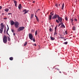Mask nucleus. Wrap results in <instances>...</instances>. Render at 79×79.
<instances>
[{"mask_svg":"<svg viewBox=\"0 0 79 79\" xmlns=\"http://www.w3.org/2000/svg\"><path fill=\"white\" fill-rule=\"evenodd\" d=\"M52 13L51 12V13H50V14H51V15H52Z\"/></svg>","mask_w":79,"mask_h":79,"instance_id":"obj_49","label":"nucleus"},{"mask_svg":"<svg viewBox=\"0 0 79 79\" xmlns=\"http://www.w3.org/2000/svg\"><path fill=\"white\" fill-rule=\"evenodd\" d=\"M65 33L66 34H67V31H65Z\"/></svg>","mask_w":79,"mask_h":79,"instance_id":"obj_37","label":"nucleus"},{"mask_svg":"<svg viewBox=\"0 0 79 79\" xmlns=\"http://www.w3.org/2000/svg\"><path fill=\"white\" fill-rule=\"evenodd\" d=\"M60 23L59 24L60 26V25H62L63 24V22H60Z\"/></svg>","mask_w":79,"mask_h":79,"instance_id":"obj_22","label":"nucleus"},{"mask_svg":"<svg viewBox=\"0 0 79 79\" xmlns=\"http://www.w3.org/2000/svg\"><path fill=\"white\" fill-rule=\"evenodd\" d=\"M2 6H0V10H1V9H2Z\"/></svg>","mask_w":79,"mask_h":79,"instance_id":"obj_38","label":"nucleus"},{"mask_svg":"<svg viewBox=\"0 0 79 79\" xmlns=\"http://www.w3.org/2000/svg\"><path fill=\"white\" fill-rule=\"evenodd\" d=\"M54 35H57V31H55L54 32Z\"/></svg>","mask_w":79,"mask_h":79,"instance_id":"obj_24","label":"nucleus"},{"mask_svg":"<svg viewBox=\"0 0 79 79\" xmlns=\"http://www.w3.org/2000/svg\"><path fill=\"white\" fill-rule=\"evenodd\" d=\"M24 12L23 15H25V14H26L27 13L29 12V10H27L26 9H24L23 10V12L24 13Z\"/></svg>","mask_w":79,"mask_h":79,"instance_id":"obj_6","label":"nucleus"},{"mask_svg":"<svg viewBox=\"0 0 79 79\" xmlns=\"http://www.w3.org/2000/svg\"><path fill=\"white\" fill-rule=\"evenodd\" d=\"M7 19V18H4V19Z\"/></svg>","mask_w":79,"mask_h":79,"instance_id":"obj_39","label":"nucleus"},{"mask_svg":"<svg viewBox=\"0 0 79 79\" xmlns=\"http://www.w3.org/2000/svg\"><path fill=\"white\" fill-rule=\"evenodd\" d=\"M51 15H52V16H53V13H52V14H51Z\"/></svg>","mask_w":79,"mask_h":79,"instance_id":"obj_44","label":"nucleus"},{"mask_svg":"<svg viewBox=\"0 0 79 79\" xmlns=\"http://www.w3.org/2000/svg\"><path fill=\"white\" fill-rule=\"evenodd\" d=\"M34 45H35V46H36L37 45H36V44H35Z\"/></svg>","mask_w":79,"mask_h":79,"instance_id":"obj_41","label":"nucleus"},{"mask_svg":"<svg viewBox=\"0 0 79 79\" xmlns=\"http://www.w3.org/2000/svg\"><path fill=\"white\" fill-rule=\"evenodd\" d=\"M50 38L51 40H55V37H53L52 36H51Z\"/></svg>","mask_w":79,"mask_h":79,"instance_id":"obj_14","label":"nucleus"},{"mask_svg":"<svg viewBox=\"0 0 79 79\" xmlns=\"http://www.w3.org/2000/svg\"><path fill=\"white\" fill-rule=\"evenodd\" d=\"M29 0V1H31V0Z\"/></svg>","mask_w":79,"mask_h":79,"instance_id":"obj_53","label":"nucleus"},{"mask_svg":"<svg viewBox=\"0 0 79 79\" xmlns=\"http://www.w3.org/2000/svg\"><path fill=\"white\" fill-rule=\"evenodd\" d=\"M58 6H60V4H59V5H58Z\"/></svg>","mask_w":79,"mask_h":79,"instance_id":"obj_47","label":"nucleus"},{"mask_svg":"<svg viewBox=\"0 0 79 79\" xmlns=\"http://www.w3.org/2000/svg\"><path fill=\"white\" fill-rule=\"evenodd\" d=\"M8 40L9 41H10V37H9V36H8Z\"/></svg>","mask_w":79,"mask_h":79,"instance_id":"obj_33","label":"nucleus"},{"mask_svg":"<svg viewBox=\"0 0 79 79\" xmlns=\"http://www.w3.org/2000/svg\"><path fill=\"white\" fill-rule=\"evenodd\" d=\"M13 35H15V33H13Z\"/></svg>","mask_w":79,"mask_h":79,"instance_id":"obj_40","label":"nucleus"},{"mask_svg":"<svg viewBox=\"0 0 79 79\" xmlns=\"http://www.w3.org/2000/svg\"><path fill=\"white\" fill-rule=\"evenodd\" d=\"M11 31L13 33H14L15 32V31H14V30L13 29H11Z\"/></svg>","mask_w":79,"mask_h":79,"instance_id":"obj_31","label":"nucleus"},{"mask_svg":"<svg viewBox=\"0 0 79 79\" xmlns=\"http://www.w3.org/2000/svg\"><path fill=\"white\" fill-rule=\"evenodd\" d=\"M36 18V21H37L38 22H39V19L38 18V17H37Z\"/></svg>","mask_w":79,"mask_h":79,"instance_id":"obj_26","label":"nucleus"},{"mask_svg":"<svg viewBox=\"0 0 79 79\" xmlns=\"http://www.w3.org/2000/svg\"><path fill=\"white\" fill-rule=\"evenodd\" d=\"M49 31L50 32H52V29L51 28H50L49 29Z\"/></svg>","mask_w":79,"mask_h":79,"instance_id":"obj_29","label":"nucleus"},{"mask_svg":"<svg viewBox=\"0 0 79 79\" xmlns=\"http://www.w3.org/2000/svg\"><path fill=\"white\" fill-rule=\"evenodd\" d=\"M35 18H37V16H36V15H35Z\"/></svg>","mask_w":79,"mask_h":79,"instance_id":"obj_42","label":"nucleus"},{"mask_svg":"<svg viewBox=\"0 0 79 79\" xmlns=\"http://www.w3.org/2000/svg\"><path fill=\"white\" fill-rule=\"evenodd\" d=\"M71 21L72 23L74 21V19H73V18L72 19H71Z\"/></svg>","mask_w":79,"mask_h":79,"instance_id":"obj_32","label":"nucleus"},{"mask_svg":"<svg viewBox=\"0 0 79 79\" xmlns=\"http://www.w3.org/2000/svg\"><path fill=\"white\" fill-rule=\"evenodd\" d=\"M66 39H64V40L65 41V40H66Z\"/></svg>","mask_w":79,"mask_h":79,"instance_id":"obj_50","label":"nucleus"},{"mask_svg":"<svg viewBox=\"0 0 79 79\" xmlns=\"http://www.w3.org/2000/svg\"><path fill=\"white\" fill-rule=\"evenodd\" d=\"M10 24L11 26H13V25H14V26H15L16 28H18V27H19V22L17 21H16L15 22L13 20H11Z\"/></svg>","mask_w":79,"mask_h":79,"instance_id":"obj_1","label":"nucleus"},{"mask_svg":"<svg viewBox=\"0 0 79 79\" xmlns=\"http://www.w3.org/2000/svg\"><path fill=\"white\" fill-rule=\"evenodd\" d=\"M49 19L50 20H51V19H52V15H50L48 17Z\"/></svg>","mask_w":79,"mask_h":79,"instance_id":"obj_19","label":"nucleus"},{"mask_svg":"<svg viewBox=\"0 0 79 79\" xmlns=\"http://www.w3.org/2000/svg\"><path fill=\"white\" fill-rule=\"evenodd\" d=\"M7 27L8 28L6 31V34H7L8 35H9V34H8V30H9V27H8V25H7Z\"/></svg>","mask_w":79,"mask_h":79,"instance_id":"obj_9","label":"nucleus"},{"mask_svg":"<svg viewBox=\"0 0 79 79\" xmlns=\"http://www.w3.org/2000/svg\"><path fill=\"white\" fill-rule=\"evenodd\" d=\"M74 20L75 21H77V19H76V18H75V19H74Z\"/></svg>","mask_w":79,"mask_h":79,"instance_id":"obj_35","label":"nucleus"},{"mask_svg":"<svg viewBox=\"0 0 79 79\" xmlns=\"http://www.w3.org/2000/svg\"><path fill=\"white\" fill-rule=\"evenodd\" d=\"M38 10H40V9H38Z\"/></svg>","mask_w":79,"mask_h":79,"instance_id":"obj_54","label":"nucleus"},{"mask_svg":"<svg viewBox=\"0 0 79 79\" xmlns=\"http://www.w3.org/2000/svg\"><path fill=\"white\" fill-rule=\"evenodd\" d=\"M72 29L73 30V31H75V30H76V27H73Z\"/></svg>","mask_w":79,"mask_h":79,"instance_id":"obj_25","label":"nucleus"},{"mask_svg":"<svg viewBox=\"0 0 79 79\" xmlns=\"http://www.w3.org/2000/svg\"><path fill=\"white\" fill-rule=\"evenodd\" d=\"M33 3H35V1H34L33 2Z\"/></svg>","mask_w":79,"mask_h":79,"instance_id":"obj_46","label":"nucleus"},{"mask_svg":"<svg viewBox=\"0 0 79 79\" xmlns=\"http://www.w3.org/2000/svg\"><path fill=\"white\" fill-rule=\"evenodd\" d=\"M31 32H33V33H34V30H32V31H31Z\"/></svg>","mask_w":79,"mask_h":79,"instance_id":"obj_36","label":"nucleus"},{"mask_svg":"<svg viewBox=\"0 0 79 79\" xmlns=\"http://www.w3.org/2000/svg\"><path fill=\"white\" fill-rule=\"evenodd\" d=\"M58 16H59V15H57L55 14L54 16H53L52 17V19H56V18L57 17V18H58Z\"/></svg>","mask_w":79,"mask_h":79,"instance_id":"obj_7","label":"nucleus"},{"mask_svg":"<svg viewBox=\"0 0 79 79\" xmlns=\"http://www.w3.org/2000/svg\"><path fill=\"white\" fill-rule=\"evenodd\" d=\"M14 2L15 4V6L16 7H17L18 6V2L16 0H14Z\"/></svg>","mask_w":79,"mask_h":79,"instance_id":"obj_8","label":"nucleus"},{"mask_svg":"<svg viewBox=\"0 0 79 79\" xmlns=\"http://www.w3.org/2000/svg\"><path fill=\"white\" fill-rule=\"evenodd\" d=\"M10 14H11V13H9L8 14V15H10Z\"/></svg>","mask_w":79,"mask_h":79,"instance_id":"obj_43","label":"nucleus"},{"mask_svg":"<svg viewBox=\"0 0 79 79\" xmlns=\"http://www.w3.org/2000/svg\"><path fill=\"white\" fill-rule=\"evenodd\" d=\"M58 19H56V22L57 23H59L60 22H63V19L61 17H60V16H58Z\"/></svg>","mask_w":79,"mask_h":79,"instance_id":"obj_2","label":"nucleus"},{"mask_svg":"<svg viewBox=\"0 0 79 79\" xmlns=\"http://www.w3.org/2000/svg\"><path fill=\"white\" fill-rule=\"evenodd\" d=\"M33 16H34V15L31 14V19H32V18H33Z\"/></svg>","mask_w":79,"mask_h":79,"instance_id":"obj_17","label":"nucleus"},{"mask_svg":"<svg viewBox=\"0 0 79 79\" xmlns=\"http://www.w3.org/2000/svg\"><path fill=\"white\" fill-rule=\"evenodd\" d=\"M1 26L2 27L1 28H2V29H3V27H5V25L3 24V23L1 24Z\"/></svg>","mask_w":79,"mask_h":79,"instance_id":"obj_10","label":"nucleus"},{"mask_svg":"<svg viewBox=\"0 0 79 79\" xmlns=\"http://www.w3.org/2000/svg\"><path fill=\"white\" fill-rule=\"evenodd\" d=\"M57 25H56L55 27V31L57 32Z\"/></svg>","mask_w":79,"mask_h":79,"instance_id":"obj_15","label":"nucleus"},{"mask_svg":"<svg viewBox=\"0 0 79 79\" xmlns=\"http://www.w3.org/2000/svg\"><path fill=\"white\" fill-rule=\"evenodd\" d=\"M60 27L61 28H65V26L64 25V24H62L60 26Z\"/></svg>","mask_w":79,"mask_h":79,"instance_id":"obj_12","label":"nucleus"},{"mask_svg":"<svg viewBox=\"0 0 79 79\" xmlns=\"http://www.w3.org/2000/svg\"><path fill=\"white\" fill-rule=\"evenodd\" d=\"M24 29V27H20L19 28V29L17 30L18 32H19L21 31H23Z\"/></svg>","mask_w":79,"mask_h":79,"instance_id":"obj_5","label":"nucleus"},{"mask_svg":"<svg viewBox=\"0 0 79 79\" xmlns=\"http://www.w3.org/2000/svg\"><path fill=\"white\" fill-rule=\"evenodd\" d=\"M21 8H22L21 4H19L18 6L19 9L20 10V9H21Z\"/></svg>","mask_w":79,"mask_h":79,"instance_id":"obj_11","label":"nucleus"},{"mask_svg":"<svg viewBox=\"0 0 79 79\" xmlns=\"http://www.w3.org/2000/svg\"><path fill=\"white\" fill-rule=\"evenodd\" d=\"M64 3H63L62 5V10H63L64 8Z\"/></svg>","mask_w":79,"mask_h":79,"instance_id":"obj_18","label":"nucleus"},{"mask_svg":"<svg viewBox=\"0 0 79 79\" xmlns=\"http://www.w3.org/2000/svg\"><path fill=\"white\" fill-rule=\"evenodd\" d=\"M60 25L59 24H58V27H60Z\"/></svg>","mask_w":79,"mask_h":79,"instance_id":"obj_45","label":"nucleus"},{"mask_svg":"<svg viewBox=\"0 0 79 79\" xmlns=\"http://www.w3.org/2000/svg\"><path fill=\"white\" fill-rule=\"evenodd\" d=\"M65 19L66 21H68V18H67V17H65Z\"/></svg>","mask_w":79,"mask_h":79,"instance_id":"obj_34","label":"nucleus"},{"mask_svg":"<svg viewBox=\"0 0 79 79\" xmlns=\"http://www.w3.org/2000/svg\"><path fill=\"white\" fill-rule=\"evenodd\" d=\"M9 60H10L11 61H12L13 60V57H11L9 58Z\"/></svg>","mask_w":79,"mask_h":79,"instance_id":"obj_20","label":"nucleus"},{"mask_svg":"<svg viewBox=\"0 0 79 79\" xmlns=\"http://www.w3.org/2000/svg\"><path fill=\"white\" fill-rule=\"evenodd\" d=\"M5 11H6V12H8L9 11V9L8 8H6L5 10Z\"/></svg>","mask_w":79,"mask_h":79,"instance_id":"obj_16","label":"nucleus"},{"mask_svg":"<svg viewBox=\"0 0 79 79\" xmlns=\"http://www.w3.org/2000/svg\"><path fill=\"white\" fill-rule=\"evenodd\" d=\"M2 15H3V13H2Z\"/></svg>","mask_w":79,"mask_h":79,"instance_id":"obj_52","label":"nucleus"},{"mask_svg":"<svg viewBox=\"0 0 79 79\" xmlns=\"http://www.w3.org/2000/svg\"><path fill=\"white\" fill-rule=\"evenodd\" d=\"M27 44V41H26L25 44L23 45L24 46H26Z\"/></svg>","mask_w":79,"mask_h":79,"instance_id":"obj_21","label":"nucleus"},{"mask_svg":"<svg viewBox=\"0 0 79 79\" xmlns=\"http://www.w3.org/2000/svg\"><path fill=\"white\" fill-rule=\"evenodd\" d=\"M68 44V42H66L64 43V44H65V45H66Z\"/></svg>","mask_w":79,"mask_h":79,"instance_id":"obj_27","label":"nucleus"},{"mask_svg":"<svg viewBox=\"0 0 79 79\" xmlns=\"http://www.w3.org/2000/svg\"><path fill=\"white\" fill-rule=\"evenodd\" d=\"M3 42L4 44H6L7 43V37L6 35H5L3 38Z\"/></svg>","mask_w":79,"mask_h":79,"instance_id":"obj_4","label":"nucleus"},{"mask_svg":"<svg viewBox=\"0 0 79 79\" xmlns=\"http://www.w3.org/2000/svg\"><path fill=\"white\" fill-rule=\"evenodd\" d=\"M6 29H4V33H5V32H6Z\"/></svg>","mask_w":79,"mask_h":79,"instance_id":"obj_30","label":"nucleus"},{"mask_svg":"<svg viewBox=\"0 0 79 79\" xmlns=\"http://www.w3.org/2000/svg\"><path fill=\"white\" fill-rule=\"evenodd\" d=\"M3 28H1L0 29V33H1V34H2V32H3Z\"/></svg>","mask_w":79,"mask_h":79,"instance_id":"obj_13","label":"nucleus"},{"mask_svg":"<svg viewBox=\"0 0 79 79\" xmlns=\"http://www.w3.org/2000/svg\"><path fill=\"white\" fill-rule=\"evenodd\" d=\"M35 35L36 36V35H37V30H36L35 32Z\"/></svg>","mask_w":79,"mask_h":79,"instance_id":"obj_23","label":"nucleus"},{"mask_svg":"<svg viewBox=\"0 0 79 79\" xmlns=\"http://www.w3.org/2000/svg\"><path fill=\"white\" fill-rule=\"evenodd\" d=\"M10 15H12V13H10Z\"/></svg>","mask_w":79,"mask_h":79,"instance_id":"obj_51","label":"nucleus"},{"mask_svg":"<svg viewBox=\"0 0 79 79\" xmlns=\"http://www.w3.org/2000/svg\"><path fill=\"white\" fill-rule=\"evenodd\" d=\"M29 37L30 40H33V42H35V39L33 38V35H32V34L30 33L29 34Z\"/></svg>","mask_w":79,"mask_h":79,"instance_id":"obj_3","label":"nucleus"},{"mask_svg":"<svg viewBox=\"0 0 79 79\" xmlns=\"http://www.w3.org/2000/svg\"><path fill=\"white\" fill-rule=\"evenodd\" d=\"M55 6H56V8H58V4H56V5H55Z\"/></svg>","mask_w":79,"mask_h":79,"instance_id":"obj_28","label":"nucleus"},{"mask_svg":"<svg viewBox=\"0 0 79 79\" xmlns=\"http://www.w3.org/2000/svg\"><path fill=\"white\" fill-rule=\"evenodd\" d=\"M59 73H61V72L60 71V72H59Z\"/></svg>","mask_w":79,"mask_h":79,"instance_id":"obj_48","label":"nucleus"}]
</instances>
